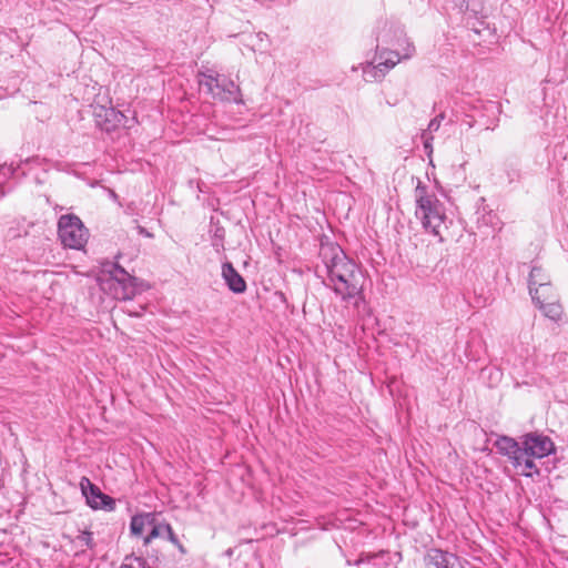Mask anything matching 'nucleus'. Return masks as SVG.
I'll list each match as a JSON object with an SVG mask.
<instances>
[{"mask_svg": "<svg viewBox=\"0 0 568 568\" xmlns=\"http://www.w3.org/2000/svg\"><path fill=\"white\" fill-rule=\"evenodd\" d=\"M320 256L325 265L328 284L342 301L362 298V273L358 265L351 260L337 244L321 247Z\"/></svg>", "mask_w": 568, "mask_h": 568, "instance_id": "obj_1", "label": "nucleus"}, {"mask_svg": "<svg viewBox=\"0 0 568 568\" xmlns=\"http://www.w3.org/2000/svg\"><path fill=\"white\" fill-rule=\"evenodd\" d=\"M416 216L420 220L425 231L442 237V225L445 224L446 214L444 204L434 193L428 192V186L420 180L415 187Z\"/></svg>", "mask_w": 568, "mask_h": 568, "instance_id": "obj_2", "label": "nucleus"}, {"mask_svg": "<svg viewBox=\"0 0 568 568\" xmlns=\"http://www.w3.org/2000/svg\"><path fill=\"white\" fill-rule=\"evenodd\" d=\"M394 34L396 41L390 43L393 49L384 50L379 57L382 61L371 70L374 79L383 78L385 71L394 68L402 59H409L415 52V47L407 40L403 30L395 29Z\"/></svg>", "mask_w": 568, "mask_h": 568, "instance_id": "obj_3", "label": "nucleus"}, {"mask_svg": "<svg viewBox=\"0 0 568 568\" xmlns=\"http://www.w3.org/2000/svg\"><path fill=\"white\" fill-rule=\"evenodd\" d=\"M58 236L64 247L81 250L88 242L89 231L75 214H64L58 220Z\"/></svg>", "mask_w": 568, "mask_h": 568, "instance_id": "obj_4", "label": "nucleus"}, {"mask_svg": "<svg viewBox=\"0 0 568 568\" xmlns=\"http://www.w3.org/2000/svg\"><path fill=\"white\" fill-rule=\"evenodd\" d=\"M523 445L524 457L544 458L556 452L551 438L539 432H530L519 437Z\"/></svg>", "mask_w": 568, "mask_h": 568, "instance_id": "obj_5", "label": "nucleus"}, {"mask_svg": "<svg viewBox=\"0 0 568 568\" xmlns=\"http://www.w3.org/2000/svg\"><path fill=\"white\" fill-rule=\"evenodd\" d=\"M80 488L82 495L85 497L87 504L92 509H103L106 511H112L115 509V499L102 493L101 489L88 477L81 478Z\"/></svg>", "mask_w": 568, "mask_h": 568, "instance_id": "obj_6", "label": "nucleus"}, {"mask_svg": "<svg viewBox=\"0 0 568 568\" xmlns=\"http://www.w3.org/2000/svg\"><path fill=\"white\" fill-rule=\"evenodd\" d=\"M112 280H114L119 287L115 288V297L118 300H132L135 296L136 287L135 281L136 278L130 275L120 264L112 263L111 270L108 271Z\"/></svg>", "mask_w": 568, "mask_h": 568, "instance_id": "obj_7", "label": "nucleus"}, {"mask_svg": "<svg viewBox=\"0 0 568 568\" xmlns=\"http://www.w3.org/2000/svg\"><path fill=\"white\" fill-rule=\"evenodd\" d=\"M93 116L97 126L108 133L116 130L125 120L122 112L100 104L93 106Z\"/></svg>", "mask_w": 568, "mask_h": 568, "instance_id": "obj_8", "label": "nucleus"}, {"mask_svg": "<svg viewBox=\"0 0 568 568\" xmlns=\"http://www.w3.org/2000/svg\"><path fill=\"white\" fill-rule=\"evenodd\" d=\"M457 556L439 548H429L423 557L426 568H454Z\"/></svg>", "mask_w": 568, "mask_h": 568, "instance_id": "obj_9", "label": "nucleus"}, {"mask_svg": "<svg viewBox=\"0 0 568 568\" xmlns=\"http://www.w3.org/2000/svg\"><path fill=\"white\" fill-rule=\"evenodd\" d=\"M496 447L501 455L507 456L511 460L514 467L517 468L521 465L524 452L520 440L518 442L508 436H500L496 440Z\"/></svg>", "mask_w": 568, "mask_h": 568, "instance_id": "obj_10", "label": "nucleus"}, {"mask_svg": "<svg viewBox=\"0 0 568 568\" xmlns=\"http://www.w3.org/2000/svg\"><path fill=\"white\" fill-rule=\"evenodd\" d=\"M534 304L544 313V315L554 322H559L564 314L561 304L556 294H539L538 300H532Z\"/></svg>", "mask_w": 568, "mask_h": 568, "instance_id": "obj_11", "label": "nucleus"}, {"mask_svg": "<svg viewBox=\"0 0 568 568\" xmlns=\"http://www.w3.org/2000/svg\"><path fill=\"white\" fill-rule=\"evenodd\" d=\"M528 288L531 300L539 298V290L549 292L552 291V285L548 278V275L540 266L534 265L531 267L528 277Z\"/></svg>", "mask_w": 568, "mask_h": 568, "instance_id": "obj_12", "label": "nucleus"}, {"mask_svg": "<svg viewBox=\"0 0 568 568\" xmlns=\"http://www.w3.org/2000/svg\"><path fill=\"white\" fill-rule=\"evenodd\" d=\"M213 97L220 99L221 101L234 102L237 104L243 103L240 87L225 75L223 79H220L219 84H216V91Z\"/></svg>", "mask_w": 568, "mask_h": 568, "instance_id": "obj_13", "label": "nucleus"}, {"mask_svg": "<svg viewBox=\"0 0 568 568\" xmlns=\"http://www.w3.org/2000/svg\"><path fill=\"white\" fill-rule=\"evenodd\" d=\"M222 277L229 290L234 294H243L247 288L244 277L235 270L231 262L222 264Z\"/></svg>", "mask_w": 568, "mask_h": 568, "instance_id": "obj_14", "label": "nucleus"}, {"mask_svg": "<svg viewBox=\"0 0 568 568\" xmlns=\"http://www.w3.org/2000/svg\"><path fill=\"white\" fill-rule=\"evenodd\" d=\"M462 11L469 13L475 19H484L487 17L486 8L481 0H453Z\"/></svg>", "mask_w": 568, "mask_h": 568, "instance_id": "obj_15", "label": "nucleus"}, {"mask_svg": "<svg viewBox=\"0 0 568 568\" xmlns=\"http://www.w3.org/2000/svg\"><path fill=\"white\" fill-rule=\"evenodd\" d=\"M153 523L148 525L150 529L148 535L144 537V547H148L154 538L164 537V531H173L170 524L161 521L160 515L154 513Z\"/></svg>", "mask_w": 568, "mask_h": 568, "instance_id": "obj_16", "label": "nucleus"}, {"mask_svg": "<svg viewBox=\"0 0 568 568\" xmlns=\"http://www.w3.org/2000/svg\"><path fill=\"white\" fill-rule=\"evenodd\" d=\"M154 520V513L139 514L131 518L130 530L134 536L142 535L143 530L148 528V525Z\"/></svg>", "mask_w": 568, "mask_h": 568, "instance_id": "obj_17", "label": "nucleus"}, {"mask_svg": "<svg viewBox=\"0 0 568 568\" xmlns=\"http://www.w3.org/2000/svg\"><path fill=\"white\" fill-rule=\"evenodd\" d=\"M120 568H150V564L142 556H125Z\"/></svg>", "mask_w": 568, "mask_h": 568, "instance_id": "obj_18", "label": "nucleus"}, {"mask_svg": "<svg viewBox=\"0 0 568 568\" xmlns=\"http://www.w3.org/2000/svg\"><path fill=\"white\" fill-rule=\"evenodd\" d=\"M144 555V559H146L151 567L159 568V566L162 564V552L159 549L152 547L151 544L148 547H145Z\"/></svg>", "mask_w": 568, "mask_h": 568, "instance_id": "obj_19", "label": "nucleus"}, {"mask_svg": "<svg viewBox=\"0 0 568 568\" xmlns=\"http://www.w3.org/2000/svg\"><path fill=\"white\" fill-rule=\"evenodd\" d=\"M201 75L204 78V80H200V84L205 85L207 88V92L211 93L212 95L215 94L216 84H219L220 79H223L224 75H221L219 73H215V74L201 73Z\"/></svg>", "mask_w": 568, "mask_h": 568, "instance_id": "obj_20", "label": "nucleus"}, {"mask_svg": "<svg viewBox=\"0 0 568 568\" xmlns=\"http://www.w3.org/2000/svg\"><path fill=\"white\" fill-rule=\"evenodd\" d=\"M532 458L534 457L525 456L521 459V465L519 467H523L521 475L525 477H532L535 474L539 475V469Z\"/></svg>", "mask_w": 568, "mask_h": 568, "instance_id": "obj_21", "label": "nucleus"}, {"mask_svg": "<svg viewBox=\"0 0 568 568\" xmlns=\"http://www.w3.org/2000/svg\"><path fill=\"white\" fill-rule=\"evenodd\" d=\"M77 540L81 542V545H84L89 549H93L95 547V542L93 540V534L88 530L81 531L77 536Z\"/></svg>", "mask_w": 568, "mask_h": 568, "instance_id": "obj_22", "label": "nucleus"}, {"mask_svg": "<svg viewBox=\"0 0 568 568\" xmlns=\"http://www.w3.org/2000/svg\"><path fill=\"white\" fill-rule=\"evenodd\" d=\"M224 229L223 227H216L213 239H212V245L216 248V251H220V248H223V241H224Z\"/></svg>", "mask_w": 568, "mask_h": 568, "instance_id": "obj_23", "label": "nucleus"}, {"mask_svg": "<svg viewBox=\"0 0 568 568\" xmlns=\"http://www.w3.org/2000/svg\"><path fill=\"white\" fill-rule=\"evenodd\" d=\"M169 540L178 548L180 554L185 555L187 552L186 548L181 544L174 531H169Z\"/></svg>", "mask_w": 568, "mask_h": 568, "instance_id": "obj_24", "label": "nucleus"}, {"mask_svg": "<svg viewBox=\"0 0 568 568\" xmlns=\"http://www.w3.org/2000/svg\"><path fill=\"white\" fill-rule=\"evenodd\" d=\"M444 119V114H439L438 116L430 120L428 124V131L434 132L437 131L440 126V121Z\"/></svg>", "mask_w": 568, "mask_h": 568, "instance_id": "obj_25", "label": "nucleus"}, {"mask_svg": "<svg viewBox=\"0 0 568 568\" xmlns=\"http://www.w3.org/2000/svg\"><path fill=\"white\" fill-rule=\"evenodd\" d=\"M138 232H139V234H141L145 237H149V239L153 237V233L149 232L145 227H143L141 225L138 226Z\"/></svg>", "mask_w": 568, "mask_h": 568, "instance_id": "obj_26", "label": "nucleus"}, {"mask_svg": "<svg viewBox=\"0 0 568 568\" xmlns=\"http://www.w3.org/2000/svg\"><path fill=\"white\" fill-rule=\"evenodd\" d=\"M12 173H13V170L10 166L0 165V174L10 176V175H12Z\"/></svg>", "mask_w": 568, "mask_h": 568, "instance_id": "obj_27", "label": "nucleus"}, {"mask_svg": "<svg viewBox=\"0 0 568 568\" xmlns=\"http://www.w3.org/2000/svg\"><path fill=\"white\" fill-rule=\"evenodd\" d=\"M373 558H375V555H366L365 557L361 556L359 559L356 561V565H359L365 560L369 561Z\"/></svg>", "mask_w": 568, "mask_h": 568, "instance_id": "obj_28", "label": "nucleus"}, {"mask_svg": "<svg viewBox=\"0 0 568 568\" xmlns=\"http://www.w3.org/2000/svg\"><path fill=\"white\" fill-rule=\"evenodd\" d=\"M539 294L541 295V294H555V293H554V290L551 292L539 290Z\"/></svg>", "mask_w": 568, "mask_h": 568, "instance_id": "obj_29", "label": "nucleus"}, {"mask_svg": "<svg viewBox=\"0 0 568 568\" xmlns=\"http://www.w3.org/2000/svg\"><path fill=\"white\" fill-rule=\"evenodd\" d=\"M233 554L232 549H227L226 555L231 556Z\"/></svg>", "mask_w": 568, "mask_h": 568, "instance_id": "obj_30", "label": "nucleus"}, {"mask_svg": "<svg viewBox=\"0 0 568 568\" xmlns=\"http://www.w3.org/2000/svg\"><path fill=\"white\" fill-rule=\"evenodd\" d=\"M467 124H468V126H469V128H471V126H473L471 121H467Z\"/></svg>", "mask_w": 568, "mask_h": 568, "instance_id": "obj_31", "label": "nucleus"}]
</instances>
